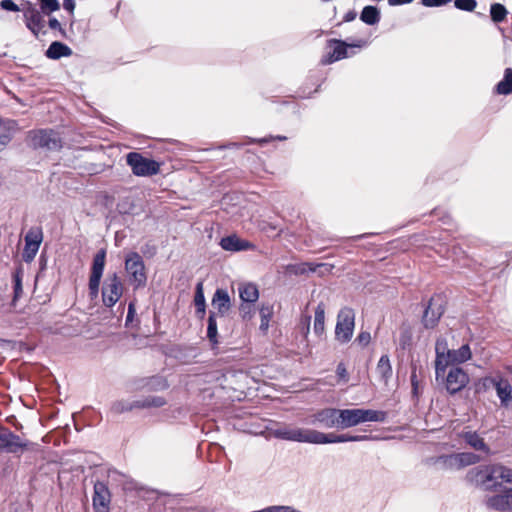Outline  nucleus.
<instances>
[{"mask_svg": "<svg viewBox=\"0 0 512 512\" xmlns=\"http://www.w3.org/2000/svg\"><path fill=\"white\" fill-rule=\"evenodd\" d=\"M28 146L34 150L58 151L62 148V138L53 129L31 130L27 135Z\"/></svg>", "mask_w": 512, "mask_h": 512, "instance_id": "f257e3e1", "label": "nucleus"}, {"mask_svg": "<svg viewBox=\"0 0 512 512\" xmlns=\"http://www.w3.org/2000/svg\"><path fill=\"white\" fill-rule=\"evenodd\" d=\"M326 43L327 47L332 50L321 57L320 64L323 66L353 56L356 54L354 49L361 48L366 42L364 40H358L357 43L348 44L344 40L332 38L328 39Z\"/></svg>", "mask_w": 512, "mask_h": 512, "instance_id": "f03ea898", "label": "nucleus"}, {"mask_svg": "<svg viewBox=\"0 0 512 512\" xmlns=\"http://www.w3.org/2000/svg\"><path fill=\"white\" fill-rule=\"evenodd\" d=\"M125 270L129 276V282L134 290L145 287L147 274L145 264L138 252L131 251L125 255Z\"/></svg>", "mask_w": 512, "mask_h": 512, "instance_id": "7ed1b4c3", "label": "nucleus"}, {"mask_svg": "<svg viewBox=\"0 0 512 512\" xmlns=\"http://www.w3.org/2000/svg\"><path fill=\"white\" fill-rule=\"evenodd\" d=\"M31 445L32 442L23 433L16 434L2 425V454H12L18 461Z\"/></svg>", "mask_w": 512, "mask_h": 512, "instance_id": "20e7f679", "label": "nucleus"}, {"mask_svg": "<svg viewBox=\"0 0 512 512\" xmlns=\"http://www.w3.org/2000/svg\"><path fill=\"white\" fill-rule=\"evenodd\" d=\"M106 249H99L92 259L88 281V295L91 300H95L99 296L100 284L106 265Z\"/></svg>", "mask_w": 512, "mask_h": 512, "instance_id": "39448f33", "label": "nucleus"}, {"mask_svg": "<svg viewBox=\"0 0 512 512\" xmlns=\"http://www.w3.org/2000/svg\"><path fill=\"white\" fill-rule=\"evenodd\" d=\"M421 323L425 329L437 327L445 312V300L441 294H434L427 302H423Z\"/></svg>", "mask_w": 512, "mask_h": 512, "instance_id": "423d86ee", "label": "nucleus"}, {"mask_svg": "<svg viewBox=\"0 0 512 512\" xmlns=\"http://www.w3.org/2000/svg\"><path fill=\"white\" fill-rule=\"evenodd\" d=\"M126 162L132 173L137 177H151L159 173L160 163L154 159L147 158L139 152H129L126 155Z\"/></svg>", "mask_w": 512, "mask_h": 512, "instance_id": "0eeeda50", "label": "nucleus"}, {"mask_svg": "<svg viewBox=\"0 0 512 512\" xmlns=\"http://www.w3.org/2000/svg\"><path fill=\"white\" fill-rule=\"evenodd\" d=\"M123 283L117 272L107 275L101 288L102 303L106 308H112L123 295Z\"/></svg>", "mask_w": 512, "mask_h": 512, "instance_id": "6e6552de", "label": "nucleus"}, {"mask_svg": "<svg viewBox=\"0 0 512 512\" xmlns=\"http://www.w3.org/2000/svg\"><path fill=\"white\" fill-rule=\"evenodd\" d=\"M21 11L23 13L26 28L36 38H38L40 34L45 35L47 33L45 30V17L47 16L46 14L40 12V10H38V8L29 1H26L22 5Z\"/></svg>", "mask_w": 512, "mask_h": 512, "instance_id": "1a4fd4ad", "label": "nucleus"}, {"mask_svg": "<svg viewBox=\"0 0 512 512\" xmlns=\"http://www.w3.org/2000/svg\"><path fill=\"white\" fill-rule=\"evenodd\" d=\"M355 327V312L350 307H343L339 310L337 315V322L335 326V338L342 344L348 343L354 332Z\"/></svg>", "mask_w": 512, "mask_h": 512, "instance_id": "9d476101", "label": "nucleus"}, {"mask_svg": "<svg viewBox=\"0 0 512 512\" xmlns=\"http://www.w3.org/2000/svg\"><path fill=\"white\" fill-rule=\"evenodd\" d=\"M270 435L281 440L314 444V429L291 428L283 425L270 429Z\"/></svg>", "mask_w": 512, "mask_h": 512, "instance_id": "9b49d317", "label": "nucleus"}, {"mask_svg": "<svg viewBox=\"0 0 512 512\" xmlns=\"http://www.w3.org/2000/svg\"><path fill=\"white\" fill-rule=\"evenodd\" d=\"M43 241V231L40 226L31 227L24 237V249L22 252V259L26 263L34 260L40 245Z\"/></svg>", "mask_w": 512, "mask_h": 512, "instance_id": "f8f14e48", "label": "nucleus"}, {"mask_svg": "<svg viewBox=\"0 0 512 512\" xmlns=\"http://www.w3.org/2000/svg\"><path fill=\"white\" fill-rule=\"evenodd\" d=\"M493 386L500 403L504 407H508L512 401V386L508 379L503 377H485L483 378V387L486 389Z\"/></svg>", "mask_w": 512, "mask_h": 512, "instance_id": "ddd939ff", "label": "nucleus"}, {"mask_svg": "<svg viewBox=\"0 0 512 512\" xmlns=\"http://www.w3.org/2000/svg\"><path fill=\"white\" fill-rule=\"evenodd\" d=\"M471 481L475 482L484 490H495L501 484L497 481L498 477L495 476L494 471L489 467H477L469 472Z\"/></svg>", "mask_w": 512, "mask_h": 512, "instance_id": "4468645a", "label": "nucleus"}, {"mask_svg": "<svg viewBox=\"0 0 512 512\" xmlns=\"http://www.w3.org/2000/svg\"><path fill=\"white\" fill-rule=\"evenodd\" d=\"M369 435H351V434H334V433H323L314 430V444H333V443H345V442H361L369 440Z\"/></svg>", "mask_w": 512, "mask_h": 512, "instance_id": "2eb2a0df", "label": "nucleus"}, {"mask_svg": "<svg viewBox=\"0 0 512 512\" xmlns=\"http://www.w3.org/2000/svg\"><path fill=\"white\" fill-rule=\"evenodd\" d=\"M469 382V376L464 369L452 366L445 379L446 390L449 394L454 395L460 392Z\"/></svg>", "mask_w": 512, "mask_h": 512, "instance_id": "dca6fc26", "label": "nucleus"}, {"mask_svg": "<svg viewBox=\"0 0 512 512\" xmlns=\"http://www.w3.org/2000/svg\"><path fill=\"white\" fill-rule=\"evenodd\" d=\"M339 409L337 408H324L317 411L313 415L312 424L318 425L326 429L337 428L339 429Z\"/></svg>", "mask_w": 512, "mask_h": 512, "instance_id": "f3484780", "label": "nucleus"}, {"mask_svg": "<svg viewBox=\"0 0 512 512\" xmlns=\"http://www.w3.org/2000/svg\"><path fill=\"white\" fill-rule=\"evenodd\" d=\"M95 512H108L111 502V494L107 485L102 481L94 484V494L92 498Z\"/></svg>", "mask_w": 512, "mask_h": 512, "instance_id": "a211bd4d", "label": "nucleus"}, {"mask_svg": "<svg viewBox=\"0 0 512 512\" xmlns=\"http://www.w3.org/2000/svg\"><path fill=\"white\" fill-rule=\"evenodd\" d=\"M486 504L496 511H512V488H505L500 493L490 496Z\"/></svg>", "mask_w": 512, "mask_h": 512, "instance_id": "6ab92c4d", "label": "nucleus"}, {"mask_svg": "<svg viewBox=\"0 0 512 512\" xmlns=\"http://www.w3.org/2000/svg\"><path fill=\"white\" fill-rule=\"evenodd\" d=\"M220 246L223 250L231 252L246 251L254 247L249 241L240 239L237 235H228L221 238Z\"/></svg>", "mask_w": 512, "mask_h": 512, "instance_id": "aec40b11", "label": "nucleus"}, {"mask_svg": "<svg viewBox=\"0 0 512 512\" xmlns=\"http://www.w3.org/2000/svg\"><path fill=\"white\" fill-rule=\"evenodd\" d=\"M212 306L217 310L216 315L219 316L220 319L225 318V314L229 311L231 307L230 296L225 289L218 288L212 299Z\"/></svg>", "mask_w": 512, "mask_h": 512, "instance_id": "412c9836", "label": "nucleus"}, {"mask_svg": "<svg viewBox=\"0 0 512 512\" xmlns=\"http://www.w3.org/2000/svg\"><path fill=\"white\" fill-rule=\"evenodd\" d=\"M339 429L357 426L361 423L359 408L339 409Z\"/></svg>", "mask_w": 512, "mask_h": 512, "instance_id": "4be33fe9", "label": "nucleus"}, {"mask_svg": "<svg viewBox=\"0 0 512 512\" xmlns=\"http://www.w3.org/2000/svg\"><path fill=\"white\" fill-rule=\"evenodd\" d=\"M431 465L436 466L439 470L457 471L459 470L454 453L443 454L428 459Z\"/></svg>", "mask_w": 512, "mask_h": 512, "instance_id": "5701e85b", "label": "nucleus"}, {"mask_svg": "<svg viewBox=\"0 0 512 512\" xmlns=\"http://www.w3.org/2000/svg\"><path fill=\"white\" fill-rule=\"evenodd\" d=\"M72 54V49L61 41H53L45 51V56L51 60H59L62 57H69Z\"/></svg>", "mask_w": 512, "mask_h": 512, "instance_id": "b1692460", "label": "nucleus"}, {"mask_svg": "<svg viewBox=\"0 0 512 512\" xmlns=\"http://www.w3.org/2000/svg\"><path fill=\"white\" fill-rule=\"evenodd\" d=\"M239 297L242 302L256 303L259 299V290L256 284L247 282L238 287Z\"/></svg>", "mask_w": 512, "mask_h": 512, "instance_id": "393cba45", "label": "nucleus"}, {"mask_svg": "<svg viewBox=\"0 0 512 512\" xmlns=\"http://www.w3.org/2000/svg\"><path fill=\"white\" fill-rule=\"evenodd\" d=\"M218 319L219 316L215 312L210 311L207 319V338L211 344V348L214 350L219 344L218 340Z\"/></svg>", "mask_w": 512, "mask_h": 512, "instance_id": "a878e982", "label": "nucleus"}, {"mask_svg": "<svg viewBox=\"0 0 512 512\" xmlns=\"http://www.w3.org/2000/svg\"><path fill=\"white\" fill-rule=\"evenodd\" d=\"M462 439L470 447L478 451L488 452L489 447L485 443L484 439L476 431H467L462 434Z\"/></svg>", "mask_w": 512, "mask_h": 512, "instance_id": "bb28decb", "label": "nucleus"}, {"mask_svg": "<svg viewBox=\"0 0 512 512\" xmlns=\"http://www.w3.org/2000/svg\"><path fill=\"white\" fill-rule=\"evenodd\" d=\"M472 357L469 344H463L458 349H451L448 360L451 364H462L470 360Z\"/></svg>", "mask_w": 512, "mask_h": 512, "instance_id": "cd10ccee", "label": "nucleus"}, {"mask_svg": "<svg viewBox=\"0 0 512 512\" xmlns=\"http://www.w3.org/2000/svg\"><path fill=\"white\" fill-rule=\"evenodd\" d=\"M381 19V13L377 6L367 5L360 13V20L370 26L376 25Z\"/></svg>", "mask_w": 512, "mask_h": 512, "instance_id": "c85d7f7f", "label": "nucleus"}, {"mask_svg": "<svg viewBox=\"0 0 512 512\" xmlns=\"http://www.w3.org/2000/svg\"><path fill=\"white\" fill-rule=\"evenodd\" d=\"M361 423L365 422H385L387 413L381 410L362 409L359 408Z\"/></svg>", "mask_w": 512, "mask_h": 512, "instance_id": "c756f323", "label": "nucleus"}, {"mask_svg": "<svg viewBox=\"0 0 512 512\" xmlns=\"http://www.w3.org/2000/svg\"><path fill=\"white\" fill-rule=\"evenodd\" d=\"M23 270L21 267L16 268L12 273V282H13V299L12 304L15 305L16 301L23 294Z\"/></svg>", "mask_w": 512, "mask_h": 512, "instance_id": "7c9ffc66", "label": "nucleus"}, {"mask_svg": "<svg viewBox=\"0 0 512 512\" xmlns=\"http://www.w3.org/2000/svg\"><path fill=\"white\" fill-rule=\"evenodd\" d=\"M495 91L499 95H509L512 93V68L504 70V76L496 85Z\"/></svg>", "mask_w": 512, "mask_h": 512, "instance_id": "2f4dec72", "label": "nucleus"}, {"mask_svg": "<svg viewBox=\"0 0 512 512\" xmlns=\"http://www.w3.org/2000/svg\"><path fill=\"white\" fill-rule=\"evenodd\" d=\"M324 324H325V305L323 303H319L315 309L314 315V333L317 336H322L324 333Z\"/></svg>", "mask_w": 512, "mask_h": 512, "instance_id": "473e14b6", "label": "nucleus"}, {"mask_svg": "<svg viewBox=\"0 0 512 512\" xmlns=\"http://www.w3.org/2000/svg\"><path fill=\"white\" fill-rule=\"evenodd\" d=\"M376 370L385 382L391 378L392 366L388 355L385 354L380 357Z\"/></svg>", "mask_w": 512, "mask_h": 512, "instance_id": "72a5a7b5", "label": "nucleus"}, {"mask_svg": "<svg viewBox=\"0 0 512 512\" xmlns=\"http://www.w3.org/2000/svg\"><path fill=\"white\" fill-rule=\"evenodd\" d=\"M17 130L18 124L15 120L2 119V146L11 140L13 133Z\"/></svg>", "mask_w": 512, "mask_h": 512, "instance_id": "f704fd0d", "label": "nucleus"}, {"mask_svg": "<svg viewBox=\"0 0 512 512\" xmlns=\"http://www.w3.org/2000/svg\"><path fill=\"white\" fill-rule=\"evenodd\" d=\"M259 314H260V318H261V323H260L259 328L262 332L266 333L269 328L270 320L273 316V306L270 304L262 303L261 307L259 309Z\"/></svg>", "mask_w": 512, "mask_h": 512, "instance_id": "c9c22d12", "label": "nucleus"}, {"mask_svg": "<svg viewBox=\"0 0 512 512\" xmlns=\"http://www.w3.org/2000/svg\"><path fill=\"white\" fill-rule=\"evenodd\" d=\"M459 470L464 467L476 464L479 461V456L472 452L454 453Z\"/></svg>", "mask_w": 512, "mask_h": 512, "instance_id": "e433bc0d", "label": "nucleus"}, {"mask_svg": "<svg viewBox=\"0 0 512 512\" xmlns=\"http://www.w3.org/2000/svg\"><path fill=\"white\" fill-rule=\"evenodd\" d=\"M116 210L120 215H133L135 203L132 197L126 196L119 199Z\"/></svg>", "mask_w": 512, "mask_h": 512, "instance_id": "4c0bfd02", "label": "nucleus"}, {"mask_svg": "<svg viewBox=\"0 0 512 512\" xmlns=\"http://www.w3.org/2000/svg\"><path fill=\"white\" fill-rule=\"evenodd\" d=\"M133 409H139L137 400H119L114 402L111 406V411L115 414H122L125 412L132 411Z\"/></svg>", "mask_w": 512, "mask_h": 512, "instance_id": "58836bf2", "label": "nucleus"}, {"mask_svg": "<svg viewBox=\"0 0 512 512\" xmlns=\"http://www.w3.org/2000/svg\"><path fill=\"white\" fill-rule=\"evenodd\" d=\"M138 402V408L139 409H145V408H151V407H162L166 404V400L164 397L161 396H147L143 399L137 400Z\"/></svg>", "mask_w": 512, "mask_h": 512, "instance_id": "ea45409f", "label": "nucleus"}, {"mask_svg": "<svg viewBox=\"0 0 512 512\" xmlns=\"http://www.w3.org/2000/svg\"><path fill=\"white\" fill-rule=\"evenodd\" d=\"M508 11L503 4L493 3L490 6V17L494 23H501L505 20Z\"/></svg>", "mask_w": 512, "mask_h": 512, "instance_id": "a19ab883", "label": "nucleus"}, {"mask_svg": "<svg viewBox=\"0 0 512 512\" xmlns=\"http://www.w3.org/2000/svg\"><path fill=\"white\" fill-rule=\"evenodd\" d=\"M286 271L292 275H303L307 272H315L316 267L311 263L289 264Z\"/></svg>", "mask_w": 512, "mask_h": 512, "instance_id": "79ce46f5", "label": "nucleus"}, {"mask_svg": "<svg viewBox=\"0 0 512 512\" xmlns=\"http://www.w3.org/2000/svg\"><path fill=\"white\" fill-rule=\"evenodd\" d=\"M39 3L40 12L50 16L53 12L60 9V3L58 0H37Z\"/></svg>", "mask_w": 512, "mask_h": 512, "instance_id": "37998d69", "label": "nucleus"}, {"mask_svg": "<svg viewBox=\"0 0 512 512\" xmlns=\"http://www.w3.org/2000/svg\"><path fill=\"white\" fill-rule=\"evenodd\" d=\"M451 349L445 337H438L435 343V354L438 358H448Z\"/></svg>", "mask_w": 512, "mask_h": 512, "instance_id": "c03bdc74", "label": "nucleus"}, {"mask_svg": "<svg viewBox=\"0 0 512 512\" xmlns=\"http://www.w3.org/2000/svg\"><path fill=\"white\" fill-rule=\"evenodd\" d=\"M194 304L195 308L202 310L203 307H206V300L204 295L203 283L198 282L195 287V295H194Z\"/></svg>", "mask_w": 512, "mask_h": 512, "instance_id": "a18cd8bd", "label": "nucleus"}, {"mask_svg": "<svg viewBox=\"0 0 512 512\" xmlns=\"http://www.w3.org/2000/svg\"><path fill=\"white\" fill-rule=\"evenodd\" d=\"M239 313L244 321L251 320L255 314V303L242 302Z\"/></svg>", "mask_w": 512, "mask_h": 512, "instance_id": "49530a36", "label": "nucleus"}, {"mask_svg": "<svg viewBox=\"0 0 512 512\" xmlns=\"http://www.w3.org/2000/svg\"><path fill=\"white\" fill-rule=\"evenodd\" d=\"M146 385L152 390H164L169 386L166 379L162 376H153L149 378Z\"/></svg>", "mask_w": 512, "mask_h": 512, "instance_id": "de8ad7c7", "label": "nucleus"}, {"mask_svg": "<svg viewBox=\"0 0 512 512\" xmlns=\"http://www.w3.org/2000/svg\"><path fill=\"white\" fill-rule=\"evenodd\" d=\"M476 6V0H454V7L461 11L472 12Z\"/></svg>", "mask_w": 512, "mask_h": 512, "instance_id": "09e8293b", "label": "nucleus"}, {"mask_svg": "<svg viewBox=\"0 0 512 512\" xmlns=\"http://www.w3.org/2000/svg\"><path fill=\"white\" fill-rule=\"evenodd\" d=\"M412 344V333L410 329H403L399 335V347L402 350L408 349Z\"/></svg>", "mask_w": 512, "mask_h": 512, "instance_id": "8fccbe9b", "label": "nucleus"}, {"mask_svg": "<svg viewBox=\"0 0 512 512\" xmlns=\"http://www.w3.org/2000/svg\"><path fill=\"white\" fill-rule=\"evenodd\" d=\"M278 140V141H285L287 140V137L284 135H269L262 138H249L250 143H257L260 145H265L270 143L271 141Z\"/></svg>", "mask_w": 512, "mask_h": 512, "instance_id": "3c124183", "label": "nucleus"}, {"mask_svg": "<svg viewBox=\"0 0 512 512\" xmlns=\"http://www.w3.org/2000/svg\"><path fill=\"white\" fill-rule=\"evenodd\" d=\"M249 138L250 137H244L243 140L241 141H231V142H227L226 144L220 146L219 148L220 149H240L246 145H250L251 143L249 142Z\"/></svg>", "mask_w": 512, "mask_h": 512, "instance_id": "603ef678", "label": "nucleus"}, {"mask_svg": "<svg viewBox=\"0 0 512 512\" xmlns=\"http://www.w3.org/2000/svg\"><path fill=\"white\" fill-rule=\"evenodd\" d=\"M48 26L52 30H57L60 33L61 37H63V38L67 37L65 29H63V27L61 26V23L59 22V20L56 17L49 16Z\"/></svg>", "mask_w": 512, "mask_h": 512, "instance_id": "864d4df0", "label": "nucleus"}, {"mask_svg": "<svg viewBox=\"0 0 512 512\" xmlns=\"http://www.w3.org/2000/svg\"><path fill=\"white\" fill-rule=\"evenodd\" d=\"M135 315H136V300L133 299L128 304V311H127L126 320H125L126 327H128L133 322Z\"/></svg>", "mask_w": 512, "mask_h": 512, "instance_id": "5fc2aeb1", "label": "nucleus"}, {"mask_svg": "<svg viewBox=\"0 0 512 512\" xmlns=\"http://www.w3.org/2000/svg\"><path fill=\"white\" fill-rule=\"evenodd\" d=\"M416 370H417L416 365H412L410 381H411V386H412V394H413V396L418 397L419 382H418Z\"/></svg>", "mask_w": 512, "mask_h": 512, "instance_id": "6e6d98bb", "label": "nucleus"}, {"mask_svg": "<svg viewBox=\"0 0 512 512\" xmlns=\"http://www.w3.org/2000/svg\"><path fill=\"white\" fill-rule=\"evenodd\" d=\"M336 375H337L338 379L343 381L344 383L348 382L349 375H348V372H347V369H346V366L344 363L340 362L337 365Z\"/></svg>", "mask_w": 512, "mask_h": 512, "instance_id": "4d7b16f0", "label": "nucleus"}, {"mask_svg": "<svg viewBox=\"0 0 512 512\" xmlns=\"http://www.w3.org/2000/svg\"><path fill=\"white\" fill-rule=\"evenodd\" d=\"M21 9L13 0H2V10L18 12Z\"/></svg>", "mask_w": 512, "mask_h": 512, "instance_id": "13d9d810", "label": "nucleus"}, {"mask_svg": "<svg viewBox=\"0 0 512 512\" xmlns=\"http://www.w3.org/2000/svg\"><path fill=\"white\" fill-rule=\"evenodd\" d=\"M371 340V335L367 331H362L358 334L356 338V342H358L362 346H367Z\"/></svg>", "mask_w": 512, "mask_h": 512, "instance_id": "bf43d9fd", "label": "nucleus"}, {"mask_svg": "<svg viewBox=\"0 0 512 512\" xmlns=\"http://www.w3.org/2000/svg\"><path fill=\"white\" fill-rule=\"evenodd\" d=\"M141 252L144 255H149L150 257H153L156 254V252H157V248H156L155 245L146 243L145 245H143L141 247Z\"/></svg>", "mask_w": 512, "mask_h": 512, "instance_id": "052dcab7", "label": "nucleus"}, {"mask_svg": "<svg viewBox=\"0 0 512 512\" xmlns=\"http://www.w3.org/2000/svg\"><path fill=\"white\" fill-rule=\"evenodd\" d=\"M75 6H76L75 0H63V8H64V10L69 12V14L71 16L74 15Z\"/></svg>", "mask_w": 512, "mask_h": 512, "instance_id": "680f3d73", "label": "nucleus"}, {"mask_svg": "<svg viewBox=\"0 0 512 512\" xmlns=\"http://www.w3.org/2000/svg\"><path fill=\"white\" fill-rule=\"evenodd\" d=\"M6 422L13 426L16 431H19L22 429V425L18 422L17 418L14 415H9L6 417Z\"/></svg>", "mask_w": 512, "mask_h": 512, "instance_id": "e2e57ef3", "label": "nucleus"}, {"mask_svg": "<svg viewBox=\"0 0 512 512\" xmlns=\"http://www.w3.org/2000/svg\"><path fill=\"white\" fill-rule=\"evenodd\" d=\"M498 477L507 483H512V471L510 469L502 470Z\"/></svg>", "mask_w": 512, "mask_h": 512, "instance_id": "0e129e2a", "label": "nucleus"}, {"mask_svg": "<svg viewBox=\"0 0 512 512\" xmlns=\"http://www.w3.org/2000/svg\"><path fill=\"white\" fill-rule=\"evenodd\" d=\"M421 4L425 7H440L443 6L441 0H421Z\"/></svg>", "mask_w": 512, "mask_h": 512, "instance_id": "69168bd1", "label": "nucleus"}, {"mask_svg": "<svg viewBox=\"0 0 512 512\" xmlns=\"http://www.w3.org/2000/svg\"><path fill=\"white\" fill-rule=\"evenodd\" d=\"M450 361L447 358H438V356L435 357V368L438 367H445L447 368Z\"/></svg>", "mask_w": 512, "mask_h": 512, "instance_id": "338daca9", "label": "nucleus"}, {"mask_svg": "<svg viewBox=\"0 0 512 512\" xmlns=\"http://www.w3.org/2000/svg\"><path fill=\"white\" fill-rule=\"evenodd\" d=\"M357 13L355 10H349L343 17V22H351L355 20Z\"/></svg>", "mask_w": 512, "mask_h": 512, "instance_id": "774afa93", "label": "nucleus"}]
</instances>
